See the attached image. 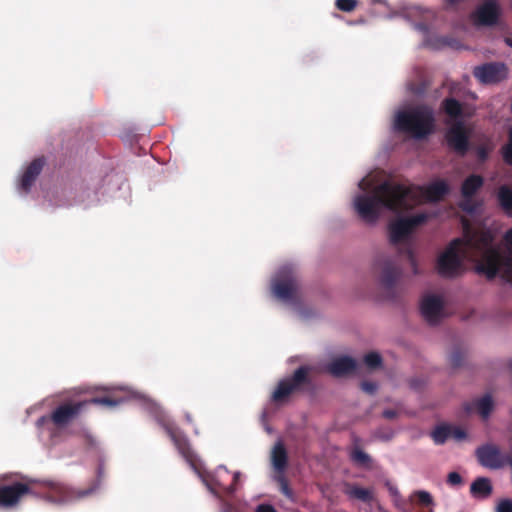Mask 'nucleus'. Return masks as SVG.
<instances>
[{"label":"nucleus","instance_id":"1","mask_svg":"<svg viewBox=\"0 0 512 512\" xmlns=\"http://www.w3.org/2000/svg\"><path fill=\"white\" fill-rule=\"evenodd\" d=\"M377 174L370 173L358 183V192L353 197V208L366 223H375L382 211L397 216L389 224L390 240L405 241L431 214L418 212L408 215L416 205L442 199L449 192L446 181L437 179L427 186L402 185L394 182L378 183Z\"/></svg>","mask_w":512,"mask_h":512},{"label":"nucleus","instance_id":"2","mask_svg":"<svg viewBox=\"0 0 512 512\" xmlns=\"http://www.w3.org/2000/svg\"><path fill=\"white\" fill-rule=\"evenodd\" d=\"M505 252L493 244L491 231H473L464 225L461 238L454 239L439 253L437 272L447 278L460 275L465 263L475 264L476 271L488 278L496 275L512 284V228L504 236Z\"/></svg>","mask_w":512,"mask_h":512},{"label":"nucleus","instance_id":"3","mask_svg":"<svg viewBox=\"0 0 512 512\" xmlns=\"http://www.w3.org/2000/svg\"><path fill=\"white\" fill-rule=\"evenodd\" d=\"M126 390V388H114L113 395L107 397L93 398L88 403L103 405L106 407H115L116 405L122 403L125 400L134 399L138 401L145 408H157V405L150 399H147L144 395L134 392L131 390H127L123 397L116 396V391ZM87 404V401L77 403V404H65L58 407L51 416V421L55 425V427L59 430L64 429L70 421L79 413L81 408Z\"/></svg>","mask_w":512,"mask_h":512},{"label":"nucleus","instance_id":"4","mask_svg":"<svg viewBox=\"0 0 512 512\" xmlns=\"http://www.w3.org/2000/svg\"><path fill=\"white\" fill-rule=\"evenodd\" d=\"M393 127L413 138H424L433 131V111L426 106L399 109L395 114Z\"/></svg>","mask_w":512,"mask_h":512},{"label":"nucleus","instance_id":"5","mask_svg":"<svg viewBox=\"0 0 512 512\" xmlns=\"http://www.w3.org/2000/svg\"><path fill=\"white\" fill-rule=\"evenodd\" d=\"M444 110L449 117L450 127L446 132V140L453 150L464 154L468 149V139L471 133L470 127L465 123L464 117L469 116L460 103L454 99L444 101Z\"/></svg>","mask_w":512,"mask_h":512},{"label":"nucleus","instance_id":"6","mask_svg":"<svg viewBox=\"0 0 512 512\" xmlns=\"http://www.w3.org/2000/svg\"><path fill=\"white\" fill-rule=\"evenodd\" d=\"M271 290L276 299L292 304L298 296V285L291 265L281 266L272 279Z\"/></svg>","mask_w":512,"mask_h":512},{"label":"nucleus","instance_id":"7","mask_svg":"<svg viewBox=\"0 0 512 512\" xmlns=\"http://www.w3.org/2000/svg\"><path fill=\"white\" fill-rule=\"evenodd\" d=\"M50 487L47 499L55 504L66 505L74 503L88 495H91L95 488L76 490L62 483H47Z\"/></svg>","mask_w":512,"mask_h":512},{"label":"nucleus","instance_id":"8","mask_svg":"<svg viewBox=\"0 0 512 512\" xmlns=\"http://www.w3.org/2000/svg\"><path fill=\"white\" fill-rule=\"evenodd\" d=\"M198 473L203 483L213 494H217V488L227 494H233L236 491L235 484L239 481L241 476L240 472H235L232 476V484L228 485L227 481L230 478V474L225 466H219L213 476L202 474L199 471Z\"/></svg>","mask_w":512,"mask_h":512},{"label":"nucleus","instance_id":"9","mask_svg":"<svg viewBox=\"0 0 512 512\" xmlns=\"http://www.w3.org/2000/svg\"><path fill=\"white\" fill-rule=\"evenodd\" d=\"M421 314L430 324L439 322L444 316V299L439 294H426L420 305Z\"/></svg>","mask_w":512,"mask_h":512},{"label":"nucleus","instance_id":"10","mask_svg":"<svg viewBox=\"0 0 512 512\" xmlns=\"http://www.w3.org/2000/svg\"><path fill=\"white\" fill-rule=\"evenodd\" d=\"M307 373L308 369L306 367H300L291 378L280 381L272 393V400L276 403L286 401L289 395L305 381Z\"/></svg>","mask_w":512,"mask_h":512},{"label":"nucleus","instance_id":"11","mask_svg":"<svg viewBox=\"0 0 512 512\" xmlns=\"http://www.w3.org/2000/svg\"><path fill=\"white\" fill-rule=\"evenodd\" d=\"M482 185L483 178L479 175H471L463 182L461 188L462 200L460 202V206L467 213L472 214L477 211L479 203L472 197Z\"/></svg>","mask_w":512,"mask_h":512},{"label":"nucleus","instance_id":"12","mask_svg":"<svg viewBox=\"0 0 512 512\" xmlns=\"http://www.w3.org/2000/svg\"><path fill=\"white\" fill-rule=\"evenodd\" d=\"M507 74V67L503 63H487L474 69V76L483 84L500 82Z\"/></svg>","mask_w":512,"mask_h":512},{"label":"nucleus","instance_id":"13","mask_svg":"<svg viewBox=\"0 0 512 512\" xmlns=\"http://www.w3.org/2000/svg\"><path fill=\"white\" fill-rule=\"evenodd\" d=\"M476 456L480 464L489 469H500L505 463L500 449L492 444L479 447L476 450Z\"/></svg>","mask_w":512,"mask_h":512},{"label":"nucleus","instance_id":"14","mask_svg":"<svg viewBox=\"0 0 512 512\" xmlns=\"http://www.w3.org/2000/svg\"><path fill=\"white\" fill-rule=\"evenodd\" d=\"M403 17L414 24L416 30L426 33L428 30L426 22L434 17V12L420 6L406 8Z\"/></svg>","mask_w":512,"mask_h":512},{"label":"nucleus","instance_id":"15","mask_svg":"<svg viewBox=\"0 0 512 512\" xmlns=\"http://www.w3.org/2000/svg\"><path fill=\"white\" fill-rule=\"evenodd\" d=\"M500 9L495 0H488L480 5L473 14L476 25H492L499 17Z\"/></svg>","mask_w":512,"mask_h":512},{"label":"nucleus","instance_id":"16","mask_svg":"<svg viewBox=\"0 0 512 512\" xmlns=\"http://www.w3.org/2000/svg\"><path fill=\"white\" fill-rule=\"evenodd\" d=\"M28 492L29 487L26 484L0 485V506L12 507Z\"/></svg>","mask_w":512,"mask_h":512},{"label":"nucleus","instance_id":"17","mask_svg":"<svg viewBox=\"0 0 512 512\" xmlns=\"http://www.w3.org/2000/svg\"><path fill=\"white\" fill-rule=\"evenodd\" d=\"M43 164L44 162L40 158L30 163V165L26 168L23 175L21 176L18 186L20 192L28 193L30 191L32 184L43 168Z\"/></svg>","mask_w":512,"mask_h":512},{"label":"nucleus","instance_id":"18","mask_svg":"<svg viewBox=\"0 0 512 512\" xmlns=\"http://www.w3.org/2000/svg\"><path fill=\"white\" fill-rule=\"evenodd\" d=\"M356 368V361L348 356L335 358L328 366L327 370L335 377L345 376L353 372Z\"/></svg>","mask_w":512,"mask_h":512},{"label":"nucleus","instance_id":"19","mask_svg":"<svg viewBox=\"0 0 512 512\" xmlns=\"http://www.w3.org/2000/svg\"><path fill=\"white\" fill-rule=\"evenodd\" d=\"M167 431L179 452L192 465V467L197 470L196 464L194 462V455L189 448V444L186 438L179 431L173 429L172 427H167Z\"/></svg>","mask_w":512,"mask_h":512},{"label":"nucleus","instance_id":"20","mask_svg":"<svg viewBox=\"0 0 512 512\" xmlns=\"http://www.w3.org/2000/svg\"><path fill=\"white\" fill-rule=\"evenodd\" d=\"M473 406L477 409L479 415L486 420L494 409V401L490 394H486L475 400L472 404L465 405L466 412L470 413Z\"/></svg>","mask_w":512,"mask_h":512},{"label":"nucleus","instance_id":"21","mask_svg":"<svg viewBox=\"0 0 512 512\" xmlns=\"http://www.w3.org/2000/svg\"><path fill=\"white\" fill-rule=\"evenodd\" d=\"M271 461L273 468L283 473L287 464V453L281 442L275 444L271 452Z\"/></svg>","mask_w":512,"mask_h":512},{"label":"nucleus","instance_id":"22","mask_svg":"<svg viewBox=\"0 0 512 512\" xmlns=\"http://www.w3.org/2000/svg\"><path fill=\"white\" fill-rule=\"evenodd\" d=\"M471 494L476 498H486L492 492V485L488 478L476 479L470 487Z\"/></svg>","mask_w":512,"mask_h":512},{"label":"nucleus","instance_id":"23","mask_svg":"<svg viewBox=\"0 0 512 512\" xmlns=\"http://www.w3.org/2000/svg\"><path fill=\"white\" fill-rule=\"evenodd\" d=\"M381 270L380 280L385 286H390L400 275V270L389 261L382 263Z\"/></svg>","mask_w":512,"mask_h":512},{"label":"nucleus","instance_id":"24","mask_svg":"<svg viewBox=\"0 0 512 512\" xmlns=\"http://www.w3.org/2000/svg\"><path fill=\"white\" fill-rule=\"evenodd\" d=\"M498 200L502 209L512 215V190L506 186H502L498 191Z\"/></svg>","mask_w":512,"mask_h":512},{"label":"nucleus","instance_id":"25","mask_svg":"<svg viewBox=\"0 0 512 512\" xmlns=\"http://www.w3.org/2000/svg\"><path fill=\"white\" fill-rule=\"evenodd\" d=\"M346 494L350 498H355V499L361 500L363 502H369L373 498L372 490L367 489V488L358 487V486L349 487L346 490Z\"/></svg>","mask_w":512,"mask_h":512},{"label":"nucleus","instance_id":"26","mask_svg":"<svg viewBox=\"0 0 512 512\" xmlns=\"http://www.w3.org/2000/svg\"><path fill=\"white\" fill-rule=\"evenodd\" d=\"M431 436L436 444H443L449 437H451L450 425L438 426L434 429Z\"/></svg>","mask_w":512,"mask_h":512},{"label":"nucleus","instance_id":"27","mask_svg":"<svg viewBox=\"0 0 512 512\" xmlns=\"http://www.w3.org/2000/svg\"><path fill=\"white\" fill-rule=\"evenodd\" d=\"M364 363L368 368L375 369L382 363L381 356L377 352H370L365 355Z\"/></svg>","mask_w":512,"mask_h":512},{"label":"nucleus","instance_id":"28","mask_svg":"<svg viewBox=\"0 0 512 512\" xmlns=\"http://www.w3.org/2000/svg\"><path fill=\"white\" fill-rule=\"evenodd\" d=\"M351 458L361 465H367L370 462V457L360 449H355L351 454Z\"/></svg>","mask_w":512,"mask_h":512},{"label":"nucleus","instance_id":"29","mask_svg":"<svg viewBox=\"0 0 512 512\" xmlns=\"http://www.w3.org/2000/svg\"><path fill=\"white\" fill-rule=\"evenodd\" d=\"M503 158L506 163L512 164V127L509 130V141L502 149Z\"/></svg>","mask_w":512,"mask_h":512},{"label":"nucleus","instance_id":"30","mask_svg":"<svg viewBox=\"0 0 512 512\" xmlns=\"http://www.w3.org/2000/svg\"><path fill=\"white\" fill-rule=\"evenodd\" d=\"M415 496L418 498L419 503L424 506L433 505V498L431 494L425 490H419L415 492Z\"/></svg>","mask_w":512,"mask_h":512},{"label":"nucleus","instance_id":"31","mask_svg":"<svg viewBox=\"0 0 512 512\" xmlns=\"http://www.w3.org/2000/svg\"><path fill=\"white\" fill-rule=\"evenodd\" d=\"M357 5L356 0H336V6L339 10L350 12Z\"/></svg>","mask_w":512,"mask_h":512},{"label":"nucleus","instance_id":"32","mask_svg":"<svg viewBox=\"0 0 512 512\" xmlns=\"http://www.w3.org/2000/svg\"><path fill=\"white\" fill-rule=\"evenodd\" d=\"M450 431L451 437L456 441H462L467 437L465 430L459 426L450 425Z\"/></svg>","mask_w":512,"mask_h":512},{"label":"nucleus","instance_id":"33","mask_svg":"<svg viewBox=\"0 0 512 512\" xmlns=\"http://www.w3.org/2000/svg\"><path fill=\"white\" fill-rule=\"evenodd\" d=\"M495 512H512V500L501 499L496 505Z\"/></svg>","mask_w":512,"mask_h":512},{"label":"nucleus","instance_id":"34","mask_svg":"<svg viewBox=\"0 0 512 512\" xmlns=\"http://www.w3.org/2000/svg\"><path fill=\"white\" fill-rule=\"evenodd\" d=\"M463 359H464V355L459 350L453 351L449 357V361H450L451 365L454 367L459 366L462 363Z\"/></svg>","mask_w":512,"mask_h":512},{"label":"nucleus","instance_id":"35","mask_svg":"<svg viewBox=\"0 0 512 512\" xmlns=\"http://www.w3.org/2000/svg\"><path fill=\"white\" fill-rule=\"evenodd\" d=\"M447 482L451 486H459L462 484V477L457 472H451L448 474Z\"/></svg>","mask_w":512,"mask_h":512},{"label":"nucleus","instance_id":"36","mask_svg":"<svg viewBox=\"0 0 512 512\" xmlns=\"http://www.w3.org/2000/svg\"><path fill=\"white\" fill-rule=\"evenodd\" d=\"M388 490H389L391 496L394 498L395 505L397 507H400L401 506L400 493H399L398 489L395 486L388 484Z\"/></svg>","mask_w":512,"mask_h":512},{"label":"nucleus","instance_id":"37","mask_svg":"<svg viewBox=\"0 0 512 512\" xmlns=\"http://www.w3.org/2000/svg\"><path fill=\"white\" fill-rule=\"evenodd\" d=\"M361 387H362L363 391H365L366 393H369V394H373L377 389L376 384L373 382H363L361 384Z\"/></svg>","mask_w":512,"mask_h":512},{"label":"nucleus","instance_id":"38","mask_svg":"<svg viewBox=\"0 0 512 512\" xmlns=\"http://www.w3.org/2000/svg\"><path fill=\"white\" fill-rule=\"evenodd\" d=\"M279 481L281 483V490L282 492L287 496V497H291L292 496V493L285 481V479L283 478V476H280L279 477Z\"/></svg>","mask_w":512,"mask_h":512},{"label":"nucleus","instance_id":"39","mask_svg":"<svg viewBox=\"0 0 512 512\" xmlns=\"http://www.w3.org/2000/svg\"><path fill=\"white\" fill-rule=\"evenodd\" d=\"M256 512H276V510L270 505H259Z\"/></svg>","mask_w":512,"mask_h":512},{"label":"nucleus","instance_id":"40","mask_svg":"<svg viewBox=\"0 0 512 512\" xmlns=\"http://www.w3.org/2000/svg\"><path fill=\"white\" fill-rule=\"evenodd\" d=\"M385 418L392 419L395 416V412L392 410H386L383 412Z\"/></svg>","mask_w":512,"mask_h":512},{"label":"nucleus","instance_id":"41","mask_svg":"<svg viewBox=\"0 0 512 512\" xmlns=\"http://www.w3.org/2000/svg\"><path fill=\"white\" fill-rule=\"evenodd\" d=\"M487 153H488L487 150H485L484 148L478 149V156L481 159H485L487 156Z\"/></svg>","mask_w":512,"mask_h":512},{"label":"nucleus","instance_id":"42","mask_svg":"<svg viewBox=\"0 0 512 512\" xmlns=\"http://www.w3.org/2000/svg\"><path fill=\"white\" fill-rule=\"evenodd\" d=\"M48 420H49V419H48L47 417H41V418L38 420L37 424H38V426H41V425H43L45 422H47Z\"/></svg>","mask_w":512,"mask_h":512},{"label":"nucleus","instance_id":"43","mask_svg":"<svg viewBox=\"0 0 512 512\" xmlns=\"http://www.w3.org/2000/svg\"><path fill=\"white\" fill-rule=\"evenodd\" d=\"M506 43H507L510 47H512V39L507 38V39H506Z\"/></svg>","mask_w":512,"mask_h":512},{"label":"nucleus","instance_id":"44","mask_svg":"<svg viewBox=\"0 0 512 512\" xmlns=\"http://www.w3.org/2000/svg\"><path fill=\"white\" fill-rule=\"evenodd\" d=\"M410 261H411V265L414 266L415 265V260L413 258V256L410 254Z\"/></svg>","mask_w":512,"mask_h":512},{"label":"nucleus","instance_id":"45","mask_svg":"<svg viewBox=\"0 0 512 512\" xmlns=\"http://www.w3.org/2000/svg\"><path fill=\"white\" fill-rule=\"evenodd\" d=\"M447 3H450V4H453L455 2H457L458 0H445Z\"/></svg>","mask_w":512,"mask_h":512}]
</instances>
